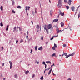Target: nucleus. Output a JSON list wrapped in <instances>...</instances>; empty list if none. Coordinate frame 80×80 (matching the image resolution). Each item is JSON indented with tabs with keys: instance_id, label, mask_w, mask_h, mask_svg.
I'll return each instance as SVG.
<instances>
[{
	"instance_id": "b1692460",
	"label": "nucleus",
	"mask_w": 80,
	"mask_h": 80,
	"mask_svg": "<svg viewBox=\"0 0 80 80\" xmlns=\"http://www.w3.org/2000/svg\"><path fill=\"white\" fill-rule=\"evenodd\" d=\"M14 77L16 78H17V77H18V76H17V75L15 74L14 75Z\"/></svg>"
},
{
	"instance_id": "c03bdc74",
	"label": "nucleus",
	"mask_w": 80,
	"mask_h": 80,
	"mask_svg": "<svg viewBox=\"0 0 80 80\" xmlns=\"http://www.w3.org/2000/svg\"><path fill=\"white\" fill-rule=\"evenodd\" d=\"M10 65V69H11V68H12V65Z\"/></svg>"
},
{
	"instance_id": "f03ea898",
	"label": "nucleus",
	"mask_w": 80,
	"mask_h": 80,
	"mask_svg": "<svg viewBox=\"0 0 80 80\" xmlns=\"http://www.w3.org/2000/svg\"><path fill=\"white\" fill-rule=\"evenodd\" d=\"M52 25L51 24H49L48 25V26H47L46 28L48 29V30H49V29H50V28H52Z\"/></svg>"
},
{
	"instance_id": "58836bf2",
	"label": "nucleus",
	"mask_w": 80,
	"mask_h": 80,
	"mask_svg": "<svg viewBox=\"0 0 80 80\" xmlns=\"http://www.w3.org/2000/svg\"><path fill=\"white\" fill-rule=\"evenodd\" d=\"M12 12L13 13H15V12L14 11V10L12 11Z\"/></svg>"
},
{
	"instance_id": "9d476101",
	"label": "nucleus",
	"mask_w": 80,
	"mask_h": 80,
	"mask_svg": "<svg viewBox=\"0 0 80 80\" xmlns=\"http://www.w3.org/2000/svg\"><path fill=\"white\" fill-rule=\"evenodd\" d=\"M75 7H74V6H72L71 7L72 10H75Z\"/></svg>"
},
{
	"instance_id": "052dcab7",
	"label": "nucleus",
	"mask_w": 80,
	"mask_h": 80,
	"mask_svg": "<svg viewBox=\"0 0 80 80\" xmlns=\"http://www.w3.org/2000/svg\"><path fill=\"white\" fill-rule=\"evenodd\" d=\"M45 71H46V70H48V69H45Z\"/></svg>"
},
{
	"instance_id": "37998d69",
	"label": "nucleus",
	"mask_w": 80,
	"mask_h": 80,
	"mask_svg": "<svg viewBox=\"0 0 80 80\" xmlns=\"http://www.w3.org/2000/svg\"><path fill=\"white\" fill-rule=\"evenodd\" d=\"M66 8H67V9H68L69 8V7L68 6H66Z\"/></svg>"
},
{
	"instance_id": "a19ab883",
	"label": "nucleus",
	"mask_w": 80,
	"mask_h": 80,
	"mask_svg": "<svg viewBox=\"0 0 80 80\" xmlns=\"http://www.w3.org/2000/svg\"><path fill=\"white\" fill-rule=\"evenodd\" d=\"M35 74H34L32 76V78H34L35 77Z\"/></svg>"
},
{
	"instance_id": "09e8293b",
	"label": "nucleus",
	"mask_w": 80,
	"mask_h": 80,
	"mask_svg": "<svg viewBox=\"0 0 80 80\" xmlns=\"http://www.w3.org/2000/svg\"><path fill=\"white\" fill-rule=\"evenodd\" d=\"M25 8H26V9H25L26 10H27V7L26 6Z\"/></svg>"
},
{
	"instance_id": "6e6d98bb",
	"label": "nucleus",
	"mask_w": 80,
	"mask_h": 80,
	"mask_svg": "<svg viewBox=\"0 0 80 80\" xmlns=\"http://www.w3.org/2000/svg\"><path fill=\"white\" fill-rule=\"evenodd\" d=\"M50 68H49L48 69V70H50Z\"/></svg>"
},
{
	"instance_id": "6e6552de",
	"label": "nucleus",
	"mask_w": 80,
	"mask_h": 80,
	"mask_svg": "<svg viewBox=\"0 0 80 80\" xmlns=\"http://www.w3.org/2000/svg\"><path fill=\"white\" fill-rule=\"evenodd\" d=\"M58 21V19H55L52 21V22H57Z\"/></svg>"
},
{
	"instance_id": "4c0bfd02",
	"label": "nucleus",
	"mask_w": 80,
	"mask_h": 80,
	"mask_svg": "<svg viewBox=\"0 0 80 80\" xmlns=\"http://www.w3.org/2000/svg\"><path fill=\"white\" fill-rule=\"evenodd\" d=\"M9 63L10 64V65H12V62L9 61Z\"/></svg>"
},
{
	"instance_id": "473e14b6",
	"label": "nucleus",
	"mask_w": 80,
	"mask_h": 80,
	"mask_svg": "<svg viewBox=\"0 0 80 80\" xmlns=\"http://www.w3.org/2000/svg\"><path fill=\"white\" fill-rule=\"evenodd\" d=\"M23 39H22L21 40L20 43H22V42H23Z\"/></svg>"
},
{
	"instance_id": "4d7b16f0",
	"label": "nucleus",
	"mask_w": 80,
	"mask_h": 80,
	"mask_svg": "<svg viewBox=\"0 0 80 80\" xmlns=\"http://www.w3.org/2000/svg\"><path fill=\"white\" fill-rule=\"evenodd\" d=\"M64 53H63V54L62 55V57H63V56L64 55Z\"/></svg>"
},
{
	"instance_id": "393cba45",
	"label": "nucleus",
	"mask_w": 80,
	"mask_h": 80,
	"mask_svg": "<svg viewBox=\"0 0 80 80\" xmlns=\"http://www.w3.org/2000/svg\"><path fill=\"white\" fill-rule=\"evenodd\" d=\"M56 55L55 52V53H54L52 54V57H54Z\"/></svg>"
},
{
	"instance_id": "c9c22d12",
	"label": "nucleus",
	"mask_w": 80,
	"mask_h": 80,
	"mask_svg": "<svg viewBox=\"0 0 80 80\" xmlns=\"http://www.w3.org/2000/svg\"><path fill=\"white\" fill-rule=\"evenodd\" d=\"M0 26L1 27H3V23H2V22H1V23H0Z\"/></svg>"
},
{
	"instance_id": "8fccbe9b",
	"label": "nucleus",
	"mask_w": 80,
	"mask_h": 80,
	"mask_svg": "<svg viewBox=\"0 0 80 80\" xmlns=\"http://www.w3.org/2000/svg\"><path fill=\"white\" fill-rule=\"evenodd\" d=\"M16 43L17 44L18 43V40H17L16 41Z\"/></svg>"
},
{
	"instance_id": "bf43d9fd",
	"label": "nucleus",
	"mask_w": 80,
	"mask_h": 80,
	"mask_svg": "<svg viewBox=\"0 0 80 80\" xmlns=\"http://www.w3.org/2000/svg\"><path fill=\"white\" fill-rule=\"evenodd\" d=\"M27 34L28 35V31H27Z\"/></svg>"
},
{
	"instance_id": "774afa93",
	"label": "nucleus",
	"mask_w": 80,
	"mask_h": 80,
	"mask_svg": "<svg viewBox=\"0 0 80 80\" xmlns=\"http://www.w3.org/2000/svg\"><path fill=\"white\" fill-rule=\"evenodd\" d=\"M48 43V42H47L46 43V44H47Z\"/></svg>"
},
{
	"instance_id": "20e7f679",
	"label": "nucleus",
	"mask_w": 80,
	"mask_h": 80,
	"mask_svg": "<svg viewBox=\"0 0 80 80\" xmlns=\"http://www.w3.org/2000/svg\"><path fill=\"white\" fill-rule=\"evenodd\" d=\"M64 55L66 56V58H68L69 57V54L68 55L67 53L65 52L64 53Z\"/></svg>"
},
{
	"instance_id": "f257e3e1",
	"label": "nucleus",
	"mask_w": 80,
	"mask_h": 80,
	"mask_svg": "<svg viewBox=\"0 0 80 80\" xmlns=\"http://www.w3.org/2000/svg\"><path fill=\"white\" fill-rule=\"evenodd\" d=\"M62 6V0H59L58 1V8H60L61 6Z\"/></svg>"
},
{
	"instance_id": "5fc2aeb1",
	"label": "nucleus",
	"mask_w": 80,
	"mask_h": 80,
	"mask_svg": "<svg viewBox=\"0 0 80 80\" xmlns=\"http://www.w3.org/2000/svg\"><path fill=\"white\" fill-rule=\"evenodd\" d=\"M69 29L70 30V31H71L72 29H71V28H70V27H69Z\"/></svg>"
},
{
	"instance_id": "0e129e2a",
	"label": "nucleus",
	"mask_w": 80,
	"mask_h": 80,
	"mask_svg": "<svg viewBox=\"0 0 80 80\" xmlns=\"http://www.w3.org/2000/svg\"><path fill=\"white\" fill-rule=\"evenodd\" d=\"M55 57H58V56H56V55H55Z\"/></svg>"
},
{
	"instance_id": "aec40b11",
	"label": "nucleus",
	"mask_w": 80,
	"mask_h": 80,
	"mask_svg": "<svg viewBox=\"0 0 80 80\" xmlns=\"http://www.w3.org/2000/svg\"><path fill=\"white\" fill-rule=\"evenodd\" d=\"M46 63H47L48 64V63H50V64H51V62L50 61H46Z\"/></svg>"
},
{
	"instance_id": "f704fd0d",
	"label": "nucleus",
	"mask_w": 80,
	"mask_h": 80,
	"mask_svg": "<svg viewBox=\"0 0 80 80\" xmlns=\"http://www.w3.org/2000/svg\"><path fill=\"white\" fill-rule=\"evenodd\" d=\"M67 46V45H66V44H63V47H66V46Z\"/></svg>"
},
{
	"instance_id": "5701e85b",
	"label": "nucleus",
	"mask_w": 80,
	"mask_h": 80,
	"mask_svg": "<svg viewBox=\"0 0 80 80\" xmlns=\"http://www.w3.org/2000/svg\"><path fill=\"white\" fill-rule=\"evenodd\" d=\"M32 37L30 38L28 40V42H30V40H32Z\"/></svg>"
},
{
	"instance_id": "4468645a",
	"label": "nucleus",
	"mask_w": 80,
	"mask_h": 80,
	"mask_svg": "<svg viewBox=\"0 0 80 80\" xmlns=\"http://www.w3.org/2000/svg\"><path fill=\"white\" fill-rule=\"evenodd\" d=\"M68 2H69V5H71V4H72V3L71 2H72V0H69L68 1Z\"/></svg>"
},
{
	"instance_id": "13d9d810",
	"label": "nucleus",
	"mask_w": 80,
	"mask_h": 80,
	"mask_svg": "<svg viewBox=\"0 0 80 80\" xmlns=\"http://www.w3.org/2000/svg\"><path fill=\"white\" fill-rule=\"evenodd\" d=\"M31 22L32 24L33 25V22L32 21H31Z\"/></svg>"
},
{
	"instance_id": "de8ad7c7",
	"label": "nucleus",
	"mask_w": 80,
	"mask_h": 80,
	"mask_svg": "<svg viewBox=\"0 0 80 80\" xmlns=\"http://www.w3.org/2000/svg\"><path fill=\"white\" fill-rule=\"evenodd\" d=\"M41 40H43V37H41Z\"/></svg>"
},
{
	"instance_id": "0eeeda50",
	"label": "nucleus",
	"mask_w": 80,
	"mask_h": 80,
	"mask_svg": "<svg viewBox=\"0 0 80 80\" xmlns=\"http://www.w3.org/2000/svg\"><path fill=\"white\" fill-rule=\"evenodd\" d=\"M75 54V52H73L71 54H69V56L70 57V56H73Z\"/></svg>"
},
{
	"instance_id": "1a4fd4ad",
	"label": "nucleus",
	"mask_w": 80,
	"mask_h": 80,
	"mask_svg": "<svg viewBox=\"0 0 80 80\" xmlns=\"http://www.w3.org/2000/svg\"><path fill=\"white\" fill-rule=\"evenodd\" d=\"M61 27L63 28V26H64V23H63V22H61Z\"/></svg>"
},
{
	"instance_id": "2eb2a0df",
	"label": "nucleus",
	"mask_w": 80,
	"mask_h": 80,
	"mask_svg": "<svg viewBox=\"0 0 80 80\" xmlns=\"http://www.w3.org/2000/svg\"><path fill=\"white\" fill-rule=\"evenodd\" d=\"M9 27V25H8L7 26V28H6V31H8V27Z\"/></svg>"
},
{
	"instance_id": "4be33fe9",
	"label": "nucleus",
	"mask_w": 80,
	"mask_h": 80,
	"mask_svg": "<svg viewBox=\"0 0 80 80\" xmlns=\"http://www.w3.org/2000/svg\"><path fill=\"white\" fill-rule=\"evenodd\" d=\"M15 4V1H12V5H14Z\"/></svg>"
},
{
	"instance_id": "7c9ffc66",
	"label": "nucleus",
	"mask_w": 80,
	"mask_h": 80,
	"mask_svg": "<svg viewBox=\"0 0 80 80\" xmlns=\"http://www.w3.org/2000/svg\"><path fill=\"white\" fill-rule=\"evenodd\" d=\"M40 79H41L42 80H43V76H41L40 78Z\"/></svg>"
},
{
	"instance_id": "bb28decb",
	"label": "nucleus",
	"mask_w": 80,
	"mask_h": 80,
	"mask_svg": "<svg viewBox=\"0 0 80 80\" xmlns=\"http://www.w3.org/2000/svg\"><path fill=\"white\" fill-rule=\"evenodd\" d=\"M54 47H55L56 48H57V44H56L54 43Z\"/></svg>"
},
{
	"instance_id": "cd10ccee",
	"label": "nucleus",
	"mask_w": 80,
	"mask_h": 80,
	"mask_svg": "<svg viewBox=\"0 0 80 80\" xmlns=\"http://www.w3.org/2000/svg\"><path fill=\"white\" fill-rule=\"evenodd\" d=\"M55 48H56L54 47H52V50H55Z\"/></svg>"
},
{
	"instance_id": "ddd939ff",
	"label": "nucleus",
	"mask_w": 80,
	"mask_h": 80,
	"mask_svg": "<svg viewBox=\"0 0 80 80\" xmlns=\"http://www.w3.org/2000/svg\"><path fill=\"white\" fill-rule=\"evenodd\" d=\"M77 10H80V5L77 8Z\"/></svg>"
},
{
	"instance_id": "79ce46f5",
	"label": "nucleus",
	"mask_w": 80,
	"mask_h": 80,
	"mask_svg": "<svg viewBox=\"0 0 80 80\" xmlns=\"http://www.w3.org/2000/svg\"><path fill=\"white\" fill-rule=\"evenodd\" d=\"M26 38L27 40H28V36H26Z\"/></svg>"
},
{
	"instance_id": "a18cd8bd",
	"label": "nucleus",
	"mask_w": 80,
	"mask_h": 80,
	"mask_svg": "<svg viewBox=\"0 0 80 80\" xmlns=\"http://www.w3.org/2000/svg\"><path fill=\"white\" fill-rule=\"evenodd\" d=\"M36 63L37 64H38L39 63V62H37V61H36Z\"/></svg>"
},
{
	"instance_id": "864d4df0",
	"label": "nucleus",
	"mask_w": 80,
	"mask_h": 80,
	"mask_svg": "<svg viewBox=\"0 0 80 80\" xmlns=\"http://www.w3.org/2000/svg\"><path fill=\"white\" fill-rule=\"evenodd\" d=\"M68 80H71V78H69L68 79Z\"/></svg>"
},
{
	"instance_id": "3c124183",
	"label": "nucleus",
	"mask_w": 80,
	"mask_h": 80,
	"mask_svg": "<svg viewBox=\"0 0 80 80\" xmlns=\"http://www.w3.org/2000/svg\"><path fill=\"white\" fill-rule=\"evenodd\" d=\"M4 64H5V63H2V67L3 66H4Z\"/></svg>"
},
{
	"instance_id": "69168bd1",
	"label": "nucleus",
	"mask_w": 80,
	"mask_h": 80,
	"mask_svg": "<svg viewBox=\"0 0 80 80\" xmlns=\"http://www.w3.org/2000/svg\"><path fill=\"white\" fill-rule=\"evenodd\" d=\"M3 80H5V78H3Z\"/></svg>"
},
{
	"instance_id": "423d86ee",
	"label": "nucleus",
	"mask_w": 80,
	"mask_h": 80,
	"mask_svg": "<svg viewBox=\"0 0 80 80\" xmlns=\"http://www.w3.org/2000/svg\"><path fill=\"white\" fill-rule=\"evenodd\" d=\"M58 34L56 33L55 34L56 36L55 35L54 36H53L52 37V38L50 39L51 40H52L53 39V38H54V37H58Z\"/></svg>"
},
{
	"instance_id": "39448f33",
	"label": "nucleus",
	"mask_w": 80,
	"mask_h": 80,
	"mask_svg": "<svg viewBox=\"0 0 80 80\" xmlns=\"http://www.w3.org/2000/svg\"><path fill=\"white\" fill-rule=\"evenodd\" d=\"M36 28L37 29H40L41 30V26H39V25L37 24L36 26Z\"/></svg>"
},
{
	"instance_id": "412c9836",
	"label": "nucleus",
	"mask_w": 80,
	"mask_h": 80,
	"mask_svg": "<svg viewBox=\"0 0 80 80\" xmlns=\"http://www.w3.org/2000/svg\"><path fill=\"white\" fill-rule=\"evenodd\" d=\"M28 73H29V71H28V70L26 71V72H25L26 75H27V74H28Z\"/></svg>"
},
{
	"instance_id": "f8f14e48",
	"label": "nucleus",
	"mask_w": 80,
	"mask_h": 80,
	"mask_svg": "<svg viewBox=\"0 0 80 80\" xmlns=\"http://www.w3.org/2000/svg\"><path fill=\"white\" fill-rule=\"evenodd\" d=\"M64 2L65 3H68V4H70V2H68L67 0H64Z\"/></svg>"
},
{
	"instance_id": "49530a36",
	"label": "nucleus",
	"mask_w": 80,
	"mask_h": 80,
	"mask_svg": "<svg viewBox=\"0 0 80 80\" xmlns=\"http://www.w3.org/2000/svg\"><path fill=\"white\" fill-rule=\"evenodd\" d=\"M56 30L58 32V28H56Z\"/></svg>"
},
{
	"instance_id": "72a5a7b5",
	"label": "nucleus",
	"mask_w": 80,
	"mask_h": 80,
	"mask_svg": "<svg viewBox=\"0 0 80 80\" xmlns=\"http://www.w3.org/2000/svg\"><path fill=\"white\" fill-rule=\"evenodd\" d=\"M1 10H3V6H1Z\"/></svg>"
},
{
	"instance_id": "c756f323",
	"label": "nucleus",
	"mask_w": 80,
	"mask_h": 80,
	"mask_svg": "<svg viewBox=\"0 0 80 80\" xmlns=\"http://www.w3.org/2000/svg\"><path fill=\"white\" fill-rule=\"evenodd\" d=\"M16 28H17L15 27L14 28L13 32H15V30H16Z\"/></svg>"
},
{
	"instance_id": "a878e982",
	"label": "nucleus",
	"mask_w": 80,
	"mask_h": 80,
	"mask_svg": "<svg viewBox=\"0 0 80 80\" xmlns=\"http://www.w3.org/2000/svg\"><path fill=\"white\" fill-rule=\"evenodd\" d=\"M38 48V47L37 46H36L35 47V50H37V48Z\"/></svg>"
},
{
	"instance_id": "9b49d317",
	"label": "nucleus",
	"mask_w": 80,
	"mask_h": 80,
	"mask_svg": "<svg viewBox=\"0 0 80 80\" xmlns=\"http://www.w3.org/2000/svg\"><path fill=\"white\" fill-rule=\"evenodd\" d=\"M43 64L45 65V68H46V67H47V65L45 64V62H42Z\"/></svg>"
},
{
	"instance_id": "e433bc0d",
	"label": "nucleus",
	"mask_w": 80,
	"mask_h": 80,
	"mask_svg": "<svg viewBox=\"0 0 80 80\" xmlns=\"http://www.w3.org/2000/svg\"><path fill=\"white\" fill-rule=\"evenodd\" d=\"M18 28L19 29V30L20 31H22V30L21 29V28H20V27H19Z\"/></svg>"
},
{
	"instance_id": "6ab92c4d",
	"label": "nucleus",
	"mask_w": 80,
	"mask_h": 80,
	"mask_svg": "<svg viewBox=\"0 0 80 80\" xmlns=\"http://www.w3.org/2000/svg\"><path fill=\"white\" fill-rule=\"evenodd\" d=\"M42 46H41L40 48H39L38 49L39 50H42Z\"/></svg>"
},
{
	"instance_id": "2f4dec72",
	"label": "nucleus",
	"mask_w": 80,
	"mask_h": 80,
	"mask_svg": "<svg viewBox=\"0 0 80 80\" xmlns=\"http://www.w3.org/2000/svg\"><path fill=\"white\" fill-rule=\"evenodd\" d=\"M60 32H62V31H61V30H58V33H60Z\"/></svg>"
},
{
	"instance_id": "c85d7f7f",
	"label": "nucleus",
	"mask_w": 80,
	"mask_h": 80,
	"mask_svg": "<svg viewBox=\"0 0 80 80\" xmlns=\"http://www.w3.org/2000/svg\"><path fill=\"white\" fill-rule=\"evenodd\" d=\"M50 12H51L50 15L51 17H52V11H51Z\"/></svg>"
},
{
	"instance_id": "dca6fc26",
	"label": "nucleus",
	"mask_w": 80,
	"mask_h": 80,
	"mask_svg": "<svg viewBox=\"0 0 80 80\" xmlns=\"http://www.w3.org/2000/svg\"><path fill=\"white\" fill-rule=\"evenodd\" d=\"M51 72H52V69H51V70L49 71L48 73V75H50L51 73Z\"/></svg>"
},
{
	"instance_id": "e2e57ef3",
	"label": "nucleus",
	"mask_w": 80,
	"mask_h": 80,
	"mask_svg": "<svg viewBox=\"0 0 80 80\" xmlns=\"http://www.w3.org/2000/svg\"><path fill=\"white\" fill-rule=\"evenodd\" d=\"M49 2L51 3V2L50 1V0H49Z\"/></svg>"
},
{
	"instance_id": "f3484780",
	"label": "nucleus",
	"mask_w": 80,
	"mask_h": 80,
	"mask_svg": "<svg viewBox=\"0 0 80 80\" xmlns=\"http://www.w3.org/2000/svg\"><path fill=\"white\" fill-rule=\"evenodd\" d=\"M17 8H19L20 9H21V8H22V7L20 6H18L17 7Z\"/></svg>"
},
{
	"instance_id": "ea45409f",
	"label": "nucleus",
	"mask_w": 80,
	"mask_h": 80,
	"mask_svg": "<svg viewBox=\"0 0 80 80\" xmlns=\"http://www.w3.org/2000/svg\"><path fill=\"white\" fill-rule=\"evenodd\" d=\"M30 7L29 6L28 7V10H29V9H30Z\"/></svg>"
},
{
	"instance_id": "a211bd4d",
	"label": "nucleus",
	"mask_w": 80,
	"mask_h": 80,
	"mask_svg": "<svg viewBox=\"0 0 80 80\" xmlns=\"http://www.w3.org/2000/svg\"><path fill=\"white\" fill-rule=\"evenodd\" d=\"M44 28L45 29V30H46L47 34H48V30L47 29V28H46V27H45Z\"/></svg>"
},
{
	"instance_id": "680f3d73",
	"label": "nucleus",
	"mask_w": 80,
	"mask_h": 80,
	"mask_svg": "<svg viewBox=\"0 0 80 80\" xmlns=\"http://www.w3.org/2000/svg\"><path fill=\"white\" fill-rule=\"evenodd\" d=\"M53 65L54 67H55V64H54V63H53Z\"/></svg>"
},
{
	"instance_id": "603ef678",
	"label": "nucleus",
	"mask_w": 80,
	"mask_h": 80,
	"mask_svg": "<svg viewBox=\"0 0 80 80\" xmlns=\"http://www.w3.org/2000/svg\"><path fill=\"white\" fill-rule=\"evenodd\" d=\"M33 51V50L32 49H31V52L30 53H32V51Z\"/></svg>"
},
{
	"instance_id": "7ed1b4c3",
	"label": "nucleus",
	"mask_w": 80,
	"mask_h": 80,
	"mask_svg": "<svg viewBox=\"0 0 80 80\" xmlns=\"http://www.w3.org/2000/svg\"><path fill=\"white\" fill-rule=\"evenodd\" d=\"M60 15H61V16H64V15H65L64 12H63L60 11V12L58 15V17H59V16H60Z\"/></svg>"
},
{
	"instance_id": "338daca9",
	"label": "nucleus",
	"mask_w": 80,
	"mask_h": 80,
	"mask_svg": "<svg viewBox=\"0 0 80 80\" xmlns=\"http://www.w3.org/2000/svg\"><path fill=\"white\" fill-rule=\"evenodd\" d=\"M44 27H46V25H44Z\"/></svg>"
}]
</instances>
